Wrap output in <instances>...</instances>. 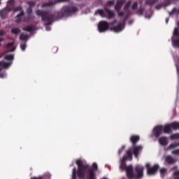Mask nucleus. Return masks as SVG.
<instances>
[{
    "mask_svg": "<svg viewBox=\"0 0 179 179\" xmlns=\"http://www.w3.org/2000/svg\"><path fill=\"white\" fill-rule=\"evenodd\" d=\"M143 170L145 168L141 165H137L135 167L136 174L134 173V166H129L127 171V178L129 179H141L143 178Z\"/></svg>",
    "mask_w": 179,
    "mask_h": 179,
    "instance_id": "nucleus-1",
    "label": "nucleus"
},
{
    "mask_svg": "<svg viewBox=\"0 0 179 179\" xmlns=\"http://www.w3.org/2000/svg\"><path fill=\"white\" fill-rule=\"evenodd\" d=\"M78 12V8L73 6H65L57 13L58 17H66L71 16L72 13Z\"/></svg>",
    "mask_w": 179,
    "mask_h": 179,
    "instance_id": "nucleus-2",
    "label": "nucleus"
},
{
    "mask_svg": "<svg viewBox=\"0 0 179 179\" xmlns=\"http://www.w3.org/2000/svg\"><path fill=\"white\" fill-rule=\"evenodd\" d=\"M36 15L37 16H41V19L43 22H45V26H50L52 23V20H54V17H55V15L53 14H49L48 12L41 10H37L36 11Z\"/></svg>",
    "mask_w": 179,
    "mask_h": 179,
    "instance_id": "nucleus-3",
    "label": "nucleus"
},
{
    "mask_svg": "<svg viewBox=\"0 0 179 179\" xmlns=\"http://www.w3.org/2000/svg\"><path fill=\"white\" fill-rule=\"evenodd\" d=\"M76 164L78 167L77 170L78 176L80 178L85 177V173H86V170L89 169V165L85 162L80 159L76 161Z\"/></svg>",
    "mask_w": 179,
    "mask_h": 179,
    "instance_id": "nucleus-4",
    "label": "nucleus"
},
{
    "mask_svg": "<svg viewBox=\"0 0 179 179\" xmlns=\"http://www.w3.org/2000/svg\"><path fill=\"white\" fill-rule=\"evenodd\" d=\"M94 15H99L101 17H107V19H113V11L105 7L103 9H97Z\"/></svg>",
    "mask_w": 179,
    "mask_h": 179,
    "instance_id": "nucleus-5",
    "label": "nucleus"
},
{
    "mask_svg": "<svg viewBox=\"0 0 179 179\" xmlns=\"http://www.w3.org/2000/svg\"><path fill=\"white\" fill-rule=\"evenodd\" d=\"M172 44L173 47L179 48V29L178 27L175 28L173 37H172Z\"/></svg>",
    "mask_w": 179,
    "mask_h": 179,
    "instance_id": "nucleus-6",
    "label": "nucleus"
},
{
    "mask_svg": "<svg viewBox=\"0 0 179 179\" xmlns=\"http://www.w3.org/2000/svg\"><path fill=\"white\" fill-rule=\"evenodd\" d=\"M110 27V24L107 21H100L98 24V30L99 33H104V31H107L108 28Z\"/></svg>",
    "mask_w": 179,
    "mask_h": 179,
    "instance_id": "nucleus-7",
    "label": "nucleus"
},
{
    "mask_svg": "<svg viewBox=\"0 0 179 179\" xmlns=\"http://www.w3.org/2000/svg\"><path fill=\"white\" fill-rule=\"evenodd\" d=\"M145 167L147 169V173L148 176H153V174H156L157 173V170H159V165L155 164L152 167H150V164L148 163L145 164Z\"/></svg>",
    "mask_w": 179,
    "mask_h": 179,
    "instance_id": "nucleus-8",
    "label": "nucleus"
},
{
    "mask_svg": "<svg viewBox=\"0 0 179 179\" xmlns=\"http://www.w3.org/2000/svg\"><path fill=\"white\" fill-rule=\"evenodd\" d=\"M128 19V16H126L123 22L121 23H119L117 25L113 27V31H115V33H120V31H122L125 27V20Z\"/></svg>",
    "mask_w": 179,
    "mask_h": 179,
    "instance_id": "nucleus-9",
    "label": "nucleus"
},
{
    "mask_svg": "<svg viewBox=\"0 0 179 179\" xmlns=\"http://www.w3.org/2000/svg\"><path fill=\"white\" fill-rule=\"evenodd\" d=\"M125 162H127V157H123L121 161L120 169L122 170H124L126 171L127 176H128V169H129V167H133V166L132 165L127 166V164L125 163Z\"/></svg>",
    "mask_w": 179,
    "mask_h": 179,
    "instance_id": "nucleus-10",
    "label": "nucleus"
},
{
    "mask_svg": "<svg viewBox=\"0 0 179 179\" xmlns=\"http://www.w3.org/2000/svg\"><path fill=\"white\" fill-rule=\"evenodd\" d=\"M163 133V126L159 125L156 126L153 129V135L155 138H159L160 135Z\"/></svg>",
    "mask_w": 179,
    "mask_h": 179,
    "instance_id": "nucleus-11",
    "label": "nucleus"
},
{
    "mask_svg": "<svg viewBox=\"0 0 179 179\" xmlns=\"http://www.w3.org/2000/svg\"><path fill=\"white\" fill-rule=\"evenodd\" d=\"M133 153L136 159L139 157V152L143 149L142 145H132Z\"/></svg>",
    "mask_w": 179,
    "mask_h": 179,
    "instance_id": "nucleus-12",
    "label": "nucleus"
},
{
    "mask_svg": "<svg viewBox=\"0 0 179 179\" xmlns=\"http://www.w3.org/2000/svg\"><path fill=\"white\" fill-rule=\"evenodd\" d=\"M125 2V0H119L117 1L116 5L115 6L116 12H120V10H121V8H122V5H124Z\"/></svg>",
    "mask_w": 179,
    "mask_h": 179,
    "instance_id": "nucleus-13",
    "label": "nucleus"
},
{
    "mask_svg": "<svg viewBox=\"0 0 179 179\" xmlns=\"http://www.w3.org/2000/svg\"><path fill=\"white\" fill-rule=\"evenodd\" d=\"M141 137L139 136H131L130 138V141L132 143V146H136V143L139 142Z\"/></svg>",
    "mask_w": 179,
    "mask_h": 179,
    "instance_id": "nucleus-14",
    "label": "nucleus"
},
{
    "mask_svg": "<svg viewBox=\"0 0 179 179\" xmlns=\"http://www.w3.org/2000/svg\"><path fill=\"white\" fill-rule=\"evenodd\" d=\"M162 131L164 132V134H171V132H173V130L171 129V126L170 125V124H166L163 127Z\"/></svg>",
    "mask_w": 179,
    "mask_h": 179,
    "instance_id": "nucleus-15",
    "label": "nucleus"
},
{
    "mask_svg": "<svg viewBox=\"0 0 179 179\" xmlns=\"http://www.w3.org/2000/svg\"><path fill=\"white\" fill-rule=\"evenodd\" d=\"M12 65V61H10L8 62H0V72L2 71V69L8 68V66H10Z\"/></svg>",
    "mask_w": 179,
    "mask_h": 179,
    "instance_id": "nucleus-16",
    "label": "nucleus"
},
{
    "mask_svg": "<svg viewBox=\"0 0 179 179\" xmlns=\"http://www.w3.org/2000/svg\"><path fill=\"white\" fill-rule=\"evenodd\" d=\"M14 44H15V42H11V43H8L6 45V47L8 48V52H13V51L16 50V47L13 46Z\"/></svg>",
    "mask_w": 179,
    "mask_h": 179,
    "instance_id": "nucleus-17",
    "label": "nucleus"
},
{
    "mask_svg": "<svg viewBox=\"0 0 179 179\" xmlns=\"http://www.w3.org/2000/svg\"><path fill=\"white\" fill-rule=\"evenodd\" d=\"M159 142L160 145H162V146H167V145L169 144V142L167 141V137L166 136L159 138Z\"/></svg>",
    "mask_w": 179,
    "mask_h": 179,
    "instance_id": "nucleus-18",
    "label": "nucleus"
},
{
    "mask_svg": "<svg viewBox=\"0 0 179 179\" xmlns=\"http://www.w3.org/2000/svg\"><path fill=\"white\" fill-rule=\"evenodd\" d=\"M27 13L29 20H31L34 17V15H31V13H33V8L28 7L27 8Z\"/></svg>",
    "mask_w": 179,
    "mask_h": 179,
    "instance_id": "nucleus-19",
    "label": "nucleus"
},
{
    "mask_svg": "<svg viewBox=\"0 0 179 179\" xmlns=\"http://www.w3.org/2000/svg\"><path fill=\"white\" fill-rule=\"evenodd\" d=\"M165 160L168 164H174V163H176V159H174L171 155H168Z\"/></svg>",
    "mask_w": 179,
    "mask_h": 179,
    "instance_id": "nucleus-20",
    "label": "nucleus"
},
{
    "mask_svg": "<svg viewBox=\"0 0 179 179\" xmlns=\"http://www.w3.org/2000/svg\"><path fill=\"white\" fill-rule=\"evenodd\" d=\"M88 178L89 179H96V174L94 173V170L89 169V171H88Z\"/></svg>",
    "mask_w": 179,
    "mask_h": 179,
    "instance_id": "nucleus-21",
    "label": "nucleus"
},
{
    "mask_svg": "<svg viewBox=\"0 0 179 179\" xmlns=\"http://www.w3.org/2000/svg\"><path fill=\"white\" fill-rule=\"evenodd\" d=\"M22 16H24V12H23V10H21L20 13L16 16L15 22L17 23H20V22H22Z\"/></svg>",
    "mask_w": 179,
    "mask_h": 179,
    "instance_id": "nucleus-22",
    "label": "nucleus"
},
{
    "mask_svg": "<svg viewBox=\"0 0 179 179\" xmlns=\"http://www.w3.org/2000/svg\"><path fill=\"white\" fill-rule=\"evenodd\" d=\"M0 16L1 19H6L8 17V10L4 9L0 11Z\"/></svg>",
    "mask_w": 179,
    "mask_h": 179,
    "instance_id": "nucleus-23",
    "label": "nucleus"
},
{
    "mask_svg": "<svg viewBox=\"0 0 179 179\" xmlns=\"http://www.w3.org/2000/svg\"><path fill=\"white\" fill-rule=\"evenodd\" d=\"M131 5H132V1H129L124 6V10H125V12H129V8H131Z\"/></svg>",
    "mask_w": 179,
    "mask_h": 179,
    "instance_id": "nucleus-24",
    "label": "nucleus"
},
{
    "mask_svg": "<svg viewBox=\"0 0 179 179\" xmlns=\"http://www.w3.org/2000/svg\"><path fill=\"white\" fill-rule=\"evenodd\" d=\"M171 128H172V129H179V122H172L170 124Z\"/></svg>",
    "mask_w": 179,
    "mask_h": 179,
    "instance_id": "nucleus-25",
    "label": "nucleus"
},
{
    "mask_svg": "<svg viewBox=\"0 0 179 179\" xmlns=\"http://www.w3.org/2000/svg\"><path fill=\"white\" fill-rule=\"evenodd\" d=\"M28 38H29V35L27 34H21L20 36V40H21V41L27 42Z\"/></svg>",
    "mask_w": 179,
    "mask_h": 179,
    "instance_id": "nucleus-26",
    "label": "nucleus"
},
{
    "mask_svg": "<svg viewBox=\"0 0 179 179\" xmlns=\"http://www.w3.org/2000/svg\"><path fill=\"white\" fill-rule=\"evenodd\" d=\"M22 31L20 30V29L17 28V27H14L11 29V33L13 34H15V36H17V34H19Z\"/></svg>",
    "mask_w": 179,
    "mask_h": 179,
    "instance_id": "nucleus-27",
    "label": "nucleus"
},
{
    "mask_svg": "<svg viewBox=\"0 0 179 179\" xmlns=\"http://www.w3.org/2000/svg\"><path fill=\"white\" fill-rule=\"evenodd\" d=\"M23 30H24V31H34V26L28 25L24 28Z\"/></svg>",
    "mask_w": 179,
    "mask_h": 179,
    "instance_id": "nucleus-28",
    "label": "nucleus"
},
{
    "mask_svg": "<svg viewBox=\"0 0 179 179\" xmlns=\"http://www.w3.org/2000/svg\"><path fill=\"white\" fill-rule=\"evenodd\" d=\"M159 2V0H146L145 5H155V3H157Z\"/></svg>",
    "mask_w": 179,
    "mask_h": 179,
    "instance_id": "nucleus-29",
    "label": "nucleus"
},
{
    "mask_svg": "<svg viewBox=\"0 0 179 179\" xmlns=\"http://www.w3.org/2000/svg\"><path fill=\"white\" fill-rule=\"evenodd\" d=\"M127 156H124L123 157H127V160H132V152L131 150L127 151Z\"/></svg>",
    "mask_w": 179,
    "mask_h": 179,
    "instance_id": "nucleus-30",
    "label": "nucleus"
},
{
    "mask_svg": "<svg viewBox=\"0 0 179 179\" xmlns=\"http://www.w3.org/2000/svg\"><path fill=\"white\" fill-rule=\"evenodd\" d=\"M55 3H57V2L52 1H50L48 3H43V4L42 5V6H43V8H45L46 6H53V5H55Z\"/></svg>",
    "mask_w": 179,
    "mask_h": 179,
    "instance_id": "nucleus-31",
    "label": "nucleus"
},
{
    "mask_svg": "<svg viewBox=\"0 0 179 179\" xmlns=\"http://www.w3.org/2000/svg\"><path fill=\"white\" fill-rule=\"evenodd\" d=\"M177 146H179V142L175 143H171L169 146V149H174V148H177Z\"/></svg>",
    "mask_w": 179,
    "mask_h": 179,
    "instance_id": "nucleus-32",
    "label": "nucleus"
},
{
    "mask_svg": "<svg viewBox=\"0 0 179 179\" xmlns=\"http://www.w3.org/2000/svg\"><path fill=\"white\" fill-rule=\"evenodd\" d=\"M26 47H27V45H26V41H22L20 44V48L22 51H24V50H26Z\"/></svg>",
    "mask_w": 179,
    "mask_h": 179,
    "instance_id": "nucleus-33",
    "label": "nucleus"
},
{
    "mask_svg": "<svg viewBox=\"0 0 179 179\" xmlns=\"http://www.w3.org/2000/svg\"><path fill=\"white\" fill-rule=\"evenodd\" d=\"M143 8L140 7L137 10L136 13L138 15V16H142V15H143Z\"/></svg>",
    "mask_w": 179,
    "mask_h": 179,
    "instance_id": "nucleus-34",
    "label": "nucleus"
},
{
    "mask_svg": "<svg viewBox=\"0 0 179 179\" xmlns=\"http://www.w3.org/2000/svg\"><path fill=\"white\" fill-rule=\"evenodd\" d=\"M27 5H29V8H32L33 6H36V1H27Z\"/></svg>",
    "mask_w": 179,
    "mask_h": 179,
    "instance_id": "nucleus-35",
    "label": "nucleus"
},
{
    "mask_svg": "<svg viewBox=\"0 0 179 179\" xmlns=\"http://www.w3.org/2000/svg\"><path fill=\"white\" fill-rule=\"evenodd\" d=\"M5 59L12 61L13 59V55H5Z\"/></svg>",
    "mask_w": 179,
    "mask_h": 179,
    "instance_id": "nucleus-36",
    "label": "nucleus"
},
{
    "mask_svg": "<svg viewBox=\"0 0 179 179\" xmlns=\"http://www.w3.org/2000/svg\"><path fill=\"white\" fill-rule=\"evenodd\" d=\"M171 139L173 141L174 139H179V134H174L171 136Z\"/></svg>",
    "mask_w": 179,
    "mask_h": 179,
    "instance_id": "nucleus-37",
    "label": "nucleus"
},
{
    "mask_svg": "<svg viewBox=\"0 0 179 179\" xmlns=\"http://www.w3.org/2000/svg\"><path fill=\"white\" fill-rule=\"evenodd\" d=\"M131 9L133 10H136V9H138V2L136 1L135 3H133V5L131 6Z\"/></svg>",
    "mask_w": 179,
    "mask_h": 179,
    "instance_id": "nucleus-38",
    "label": "nucleus"
},
{
    "mask_svg": "<svg viewBox=\"0 0 179 179\" xmlns=\"http://www.w3.org/2000/svg\"><path fill=\"white\" fill-rule=\"evenodd\" d=\"M90 170H94V172L97 171V164L96 163H93L92 164V168L90 169Z\"/></svg>",
    "mask_w": 179,
    "mask_h": 179,
    "instance_id": "nucleus-39",
    "label": "nucleus"
},
{
    "mask_svg": "<svg viewBox=\"0 0 179 179\" xmlns=\"http://www.w3.org/2000/svg\"><path fill=\"white\" fill-rule=\"evenodd\" d=\"M117 12L119 17H124V15H125V12L124 11H117Z\"/></svg>",
    "mask_w": 179,
    "mask_h": 179,
    "instance_id": "nucleus-40",
    "label": "nucleus"
},
{
    "mask_svg": "<svg viewBox=\"0 0 179 179\" xmlns=\"http://www.w3.org/2000/svg\"><path fill=\"white\" fill-rule=\"evenodd\" d=\"M161 176H164L166 173H167V169L166 168H162L160 169Z\"/></svg>",
    "mask_w": 179,
    "mask_h": 179,
    "instance_id": "nucleus-41",
    "label": "nucleus"
},
{
    "mask_svg": "<svg viewBox=\"0 0 179 179\" xmlns=\"http://www.w3.org/2000/svg\"><path fill=\"white\" fill-rule=\"evenodd\" d=\"M173 176H175L174 179H179V171L174 172Z\"/></svg>",
    "mask_w": 179,
    "mask_h": 179,
    "instance_id": "nucleus-42",
    "label": "nucleus"
},
{
    "mask_svg": "<svg viewBox=\"0 0 179 179\" xmlns=\"http://www.w3.org/2000/svg\"><path fill=\"white\" fill-rule=\"evenodd\" d=\"M19 10H22V7L17 6V7L14 8V9H13L14 12H19Z\"/></svg>",
    "mask_w": 179,
    "mask_h": 179,
    "instance_id": "nucleus-43",
    "label": "nucleus"
},
{
    "mask_svg": "<svg viewBox=\"0 0 179 179\" xmlns=\"http://www.w3.org/2000/svg\"><path fill=\"white\" fill-rule=\"evenodd\" d=\"M176 12H177V8H173V10L171 12H169L170 16H171V15L176 13Z\"/></svg>",
    "mask_w": 179,
    "mask_h": 179,
    "instance_id": "nucleus-44",
    "label": "nucleus"
},
{
    "mask_svg": "<svg viewBox=\"0 0 179 179\" xmlns=\"http://www.w3.org/2000/svg\"><path fill=\"white\" fill-rule=\"evenodd\" d=\"M6 31L5 30H0V36H6Z\"/></svg>",
    "mask_w": 179,
    "mask_h": 179,
    "instance_id": "nucleus-45",
    "label": "nucleus"
},
{
    "mask_svg": "<svg viewBox=\"0 0 179 179\" xmlns=\"http://www.w3.org/2000/svg\"><path fill=\"white\" fill-rule=\"evenodd\" d=\"M173 155H179V149L172 151Z\"/></svg>",
    "mask_w": 179,
    "mask_h": 179,
    "instance_id": "nucleus-46",
    "label": "nucleus"
},
{
    "mask_svg": "<svg viewBox=\"0 0 179 179\" xmlns=\"http://www.w3.org/2000/svg\"><path fill=\"white\" fill-rule=\"evenodd\" d=\"M124 149H125V145L122 146V148L119 150V155H121V152L122 150H124Z\"/></svg>",
    "mask_w": 179,
    "mask_h": 179,
    "instance_id": "nucleus-47",
    "label": "nucleus"
},
{
    "mask_svg": "<svg viewBox=\"0 0 179 179\" xmlns=\"http://www.w3.org/2000/svg\"><path fill=\"white\" fill-rule=\"evenodd\" d=\"M6 76V74L5 73H0V78H3Z\"/></svg>",
    "mask_w": 179,
    "mask_h": 179,
    "instance_id": "nucleus-48",
    "label": "nucleus"
},
{
    "mask_svg": "<svg viewBox=\"0 0 179 179\" xmlns=\"http://www.w3.org/2000/svg\"><path fill=\"white\" fill-rule=\"evenodd\" d=\"M69 0H57L56 2L59 3V2H68Z\"/></svg>",
    "mask_w": 179,
    "mask_h": 179,
    "instance_id": "nucleus-49",
    "label": "nucleus"
},
{
    "mask_svg": "<svg viewBox=\"0 0 179 179\" xmlns=\"http://www.w3.org/2000/svg\"><path fill=\"white\" fill-rule=\"evenodd\" d=\"M155 9H157V10H159V9H162V6L161 5H157L155 6Z\"/></svg>",
    "mask_w": 179,
    "mask_h": 179,
    "instance_id": "nucleus-50",
    "label": "nucleus"
},
{
    "mask_svg": "<svg viewBox=\"0 0 179 179\" xmlns=\"http://www.w3.org/2000/svg\"><path fill=\"white\" fill-rule=\"evenodd\" d=\"M111 5H113V1H109L107 2V6H110Z\"/></svg>",
    "mask_w": 179,
    "mask_h": 179,
    "instance_id": "nucleus-51",
    "label": "nucleus"
},
{
    "mask_svg": "<svg viewBox=\"0 0 179 179\" xmlns=\"http://www.w3.org/2000/svg\"><path fill=\"white\" fill-rule=\"evenodd\" d=\"M46 30H48V31L51 30V27H50V25H46Z\"/></svg>",
    "mask_w": 179,
    "mask_h": 179,
    "instance_id": "nucleus-52",
    "label": "nucleus"
},
{
    "mask_svg": "<svg viewBox=\"0 0 179 179\" xmlns=\"http://www.w3.org/2000/svg\"><path fill=\"white\" fill-rule=\"evenodd\" d=\"M72 174H76V168H74L72 171Z\"/></svg>",
    "mask_w": 179,
    "mask_h": 179,
    "instance_id": "nucleus-53",
    "label": "nucleus"
},
{
    "mask_svg": "<svg viewBox=\"0 0 179 179\" xmlns=\"http://www.w3.org/2000/svg\"><path fill=\"white\" fill-rule=\"evenodd\" d=\"M72 179H76V174H72Z\"/></svg>",
    "mask_w": 179,
    "mask_h": 179,
    "instance_id": "nucleus-54",
    "label": "nucleus"
},
{
    "mask_svg": "<svg viewBox=\"0 0 179 179\" xmlns=\"http://www.w3.org/2000/svg\"><path fill=\"white\" fill-rule=\"evenodd\" d=\"M2 41H3V38H0V47L2 45V44L1 43H2Z\"/></svg>",
    "mask_w": 179,
    "mask_h": 179,
    "instance_id": "nucleus-55",
    "label": "nucleus"
},
{
    "mask_svg": "<svg viewBox=\"0 0 179 179\" xmlns=\"http://www.w3.org/2000/svg\"><path fill=\"white\" fill-rule=\"evenodd\" d=\"M169 18H166V23H169Z\"/></svg>",
    "mask_w": 179,
    "mask_h": 179,
    "instance_id": "nucleus-56",
    "label": "nucleus"
},
{
    "mask_svg": "<svg viewBox=\"0 0 179 179\" xmlns=\"http://www.w3.org/2000/svg\"><path fill=\"white\" fill-rule=\"evenodd\" d=\"M167 5H171V2L168 1V4Z\"/></svg>",
    "mask_w": 179,
    "mask_h": 179,
    "instance_id": "nucleus-57",
    "label": "nucleus"
},
{
    "mask_svg": "<svg viewBox=\"0 0 179 179\" xmlns=\"http://www.w3.org/2000/svg\"><path fill=\"white\" fill-rule=\"evenodd\" d=\"M115 16V14L113 13V17H114Z\"/></svg>",
    "mask_w": 179,
    "mask_h": 179,
    "instance_id": "nucleus-58",
    "label": "nucleus"
},
{
    "mask_svg": "<svg viewBox=\"0 0 179 179\" xmlns=\"http://www.w3.org/2000/svg\"><path fill=\"white\" fill-rule=\"evenodd\" d=\"M12 2V0L8 1V3H10Z\"/></svg>",
    "mask_w": 179,
    "mask_h": 179,
    "instance_id": "nucleus-59",
    "label": "nucleus"
},
{
    "mask_svg": "<svg viewBox=\"0 0 179 179\" xmlns=\"http://www.w3.org/2000/svg\"><path fill=\"white\" fill-rule=\"evenodd\" d=\"M129 24H131L132 23V21H129Z\"/></svg>",
    "mask_w": 179,
    "mask_h": 179,
    "instance_id": "nucleus-60",
    "label": "nucleus"
},
{
    "mask_svg": "<svg viewBox=\"0 0 179 179\" xmlns=\"http://www.w3.org/2000/svg\"><path fill=\"white\" fill-rule=\"evenodd\" d=\"M177 13L179 15V10H177Z\"/></svg>",
    "mask_w": 179,
    "mask_h": 179,
    "instance_id": "nucleus-61",
    "label": "nucleus"
},
{
    "mask_svg": "<svg viewBox=\"0 0 179 179\" xmlns=\"http://www.w3.org/2000/svg\"><path fill=\"white\" fill-rule=\"evenodd\" d=\"M114 23H115V21H113V24H114Z\"/></svg>",
    "mask_w": 179,
    "mask_h": 179,
    "instance_id": "nucleus-62",
    "label": "nucleus"
},
{
    "mask_svg": "<svg viewBox=\"0 0 179 179\" xmlns=\"http://www.w3.org/2000/svg\"><path fill=\"white\" fill-rule=\"evenodd\" d=\"M1 0H0V5H1Z\"/></svg>",
    "mask_w": 179,
    "mask_h": 179,
    "instance_id": "nucleus-63",
    "label": "nucleus"
},
{
    "mask_svg": "<svg viewBox=\"0 0 179 179\" xmlns=\"http://www.w3.org/2000/svg\"><path fill=\"white\" fill-rule=\"evenodd\" d=\"M178 73H179V70L178 71Z\"/></svg>",
    "mask_w": 179,
    "mask_h": 179,
    "instance_id": "nucleus-64",
    "label": "nucleus"
}]
</instances>
